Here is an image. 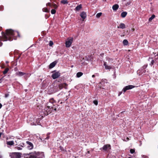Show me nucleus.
<instances>
[{
	"label": "nucleus",
	"mask_w": 158,
	"mask_h": 158,
	"mask_svg": "<svg viewBox=\"0 0 158 158\" xmlns=\"http://www.w3.org/2000/svg\"><path fill=\"white\" fill-rule=\"evenodd\" d=\"M2 37L0 36V40L3 41L9 40L11 41L13 39H15V37L17 36L19 37V32L16 31H14L11 29H7L6 30V32H2Z\"/></svg>",
	"instance_id": "nucleus-1"
},
{
	"label": "nucleus",
	"mask_w": 158,
	"mask_h": 158,
	"mask_svg": "<svg viewBox=\"0 0 158 158\" xmlns=\"http://www.w3.org/2000/svg\"><path fill=\"white\" fill-rule=\"evenodd\" d=\"M53 101H54L53 98H51L50 99V102L47 104L46 106L44 109V110L46 113H45V114L48 115L52 112L54 110L55 111H57V109L58 108L59 106L57 105V107H56L54 105L53 106H51V105L53 103Z\"/></svg>",
	"instance_id": "nucleus-2"
},
{
	"label": "nucleus",
	"mask_w": 158,
	"mask_h": 158,
	"mask_svg": "<svg viewBox=\"0 0 158 158\" xmlns=\"http://www.w3.org/2000/svg\"><path fill=\"white\" fill-rule=\"evenodd\" d=\"M24 155L29 156V158H42L43 155L40 153L39 152H31L29 154H24Z\"/></svg>",
	"instance_id": "nucleus-3"
},
{
	"label": "nucleus",
	"mask_w": 158,
	"mask_h": 158,
	"mask_svg": "<svg viewBox=\"0 0 158 158\" xmlns=\"http://www.w3.org/2000/svg\"><path fill=\"white\" fill-rule=\"evenodd\" d=\"M10 158H21L22 156V153L19 152H12L10 153Z\"/></svg>",
	"instance_id": "nucleus-4"
},
{
	"label": "nucleus",
	"mask_w": 158,
	"mask_h": 158,
	"mask_svg": "<svg viewBox=\"0 0 158 158\" xmlns=\"http://www.w3.org/2000/svg\"><path fill=\"white\" fill-rule=\"evenodd\" d=\"M67 85L66 83H63L59 84L58 86H56V87H57L56 91H59L62 89L63 88H64L65 89H66V86Z\"/></svg>",
	"instance_id": "nucleus-5"
},
{
	"label": "nucleus",
	"mask_w": 158,
	"mask_h": 158,
	"mask_svg": "<svg viewBox=\"0 0 158 158\" xmlns=\"http://www.w3.org/2000/svg\"><path fill=\"white\" fill-rule=\"evenodd\" d=\"M73 38H71L70 39H68L66 41L65 44L66 47L69 48L71 46L73 42Z\"/></svg>",
	"instance_id": "nucleus-6"
},
{
	"label": "nucleus",
	"mask_w": 158,
	"mask_h": 158,
	"mask_svg": "<svg viewBox=\"0 0 158 158\" xmlns=\"http://www.w3.org/2000/svg\"><path fill=\"white\" fill-rule=\"evenodd\" d=\"M111 149V146L109 144L105 145L100 149H102L104 151H106L108 150H110Z\"/></svg>",
	"instance_id": "nucleus-7"
},
{
	"label": "nucleus",
	"mask_w": 158,
	"mask_h": 158,
	"mask_svg": "<svg viewBox=\"0 0 158 158\" xmlns=\"http://www.w3.org/2000/svg\"><path fill=\"white\" fill-rule=\"evenodd\" d=\"M60 76V73L59 71L53 73L52 75V77L53 79H55Z\"/></svg>",
	"instance_id": "nucleus-8"
},
{
	"label": "nucleus",
	"mask_w": 158,
	"mask_h": 158,
	"mask_svg": "<svg viewBox=\"0 0 158 158\" xmlns=\"http://www.w3.org/2000/svg\"><path fill=\"white\" fill-rule=\"evenodd\" d=\"M135 87V86L131 85H127L123 88V91L124 92V93L127 90L132 89Z\"/></svg>",
	"instance_id": "nucleus-9"
},
{
	"label": "nucleus",
	"mask_w": 158,
	"mask_h": 158,
	"mask_svg": "<svg viewBox=\"0 0 158 158\" xmlns=\"http://www.w3.org/2000/svg\"><path fill=\"white\" fill-rule=\"evenodd\" d=\"M26 143L28 145V146H27L28 149L31 150L33 148V145L31 142L29 141H27Z\"/></svg>",
	"instance_id": "nucleus-10"
},
{
	"label": "nucleus",
	"mask_w": 158,
	"mask_h": 158,
	"mask_svg": "<svg viewBox=\"0 0 158 158\" xmlns=\"http://www.w3.org/2000/svg\"><path fill=\"white\" fill-rule=\"evenodd\" d=\"M26 74V73L22 72H16L15 73V75L16 76H19V77H21L23 76L24 75H25Z\"/></svg>",
	"instance_id": "nucleus-11"
},
{
	"label": "nucleus",
	"mask_w": 158,
	"mask_h": 158,
	"mask_svg": "<svg viewBox=\"0 0 158 158\" xmlns=\"http://www.w3.org/2000/svg\"><path fill=\"white\" fill-rule=\"evenodd\" d=\"M80 15L81 18L83 19H85L86 17V13L84 11L81 12L80 14Z\"/></svg>",
	"instance_id": "nucleus-12"
},
{
	"label": "nucleus",
	"mask_w": 158,
	"mask_h": 158,
	"mask_svg": "<svg viewBox=\"0 0 158 158\" xmlns=\"http://www.w3.org/2000/svg\"><path fill=\"white\" fill-rule=\"evenodd\" d=\"M56 63L57 62L56 61H54L51 63L49 65V69H51L55 67Z\"/></svg>",
	"instance_id": "nucleus-13"
},
{
	"label": "nucleus",
	"mask_w": 158,
	"mask_h": 158,
	"mask_svg": "<svg viewBox=\"0 0 158 158\" xmlns=\"http://www.w3.org/2000/svg\"><path fill=\"white\" fill-rule=\"evenodd\" d=\"M104 65L105 66V69H106L110 70L112 69V67L110 66H108L107 64V63L106 62H104Z\"/></svg>",
	"instance_id": "nucleus-14"
},
{
	"label": "nucleus",
	"mask_w": 158,
	"mask_h": 158,
	"mask_svg": "<svg viewBox=\"0 0 158 158\" xmlns=\"http://www.w3.org/2000/svg\"><path fill=\"white\" fill-rule=\"evenodd\" d=\"M117 27L118 28H120L123 29L126 28V26L125 25L124 23H120L119 26H118Z\"/></svg>",
	"instance_id": "nucleus-15"
},
{
	"label": "nucleus",
	"mask_w": 158,
	"mask_h": 158,
	"mask_svg": "<svg viewBox=\"0 0 158 158\" xmlns=\"http://www.w3.org/2000/svg\"><path fill=\"white\" fill-rule=\"evenodd\" d=\"M119 6L117 4L114 5L112 6V9L113 10L116 11L118 8Z\"/></svg>",
	"instance_id": "nucleus-16"
},
{
	"label": "nucleus",
	"mask_w": 158,
	"mask_h": 158,
	"mask_svg": "<svg viewBox=\"0 0 158 158\" xmlns=\"http://www.w3.org/2000/svg\"><path fill=\"white\" fill-rule=\"evenodd\" d=\"M6 144L7 145H9L10 146L13 145L14 144V141L13 140L11 141H7Z\"/></svg>",
	"instance_id": "nucleus-17"
},
{
	"label": "nucleus",
	"mask_w": 158,
	"mask_h": 158,
	"mask_svg": "<svg viewBox=\"0 0 158 158\" xmlns=\"http://www.w3.org/2000/svg\"><path fill=\"white\" fill-rule=\"evenodd\" d=\"M91 56L88 55L86 56L85 58H84V59L85 60L88 61L91 60Z\"/></svg>",
	"instance_id": "nucleus-18"
},
{
	"label": "nucleus",
	"mask_w": 158,
	"mask_h": 158,
	"mask_svg": "<svg viewBox=\"0 0 158 158\" xmlns=\"http://www.w3.org/2000/svg\"><path fill=\"white\" fill-rule=\"evenodd\" d=\"M127 14V12L126 11H124L122 12L121 14V16L122 18L125 17Z\"/></svg>",
	"instance_id": "nucleus-19"
},
{
	"label": "nucleus",
	"mask_w": 158,
	"mask_h": 158,
	"mask_svg": "<svg viewBox=\"0 0 158 158\" xmlns=\"http://www.w3.org/2000/svg\"><path fill=\"white\" fill-rule=\"evenodd\" d=\"M82 7V5L81 4H80L76 7L75 9L76 10L78 11L80 10V9H81Z\"/></svg>",
	"instance_id": "nucleus-20"
},
{
	"label": "nucleus",
	"mask_w": 158,
	"mask_h": 158,
	"mask_svg": "<svg viewBox=\"0 0 158 158\" xmlns=\"http://www.w3.org/2000/svg\"><path fill=\"white\" fill-rule=\"evenodd\" d=\"M83 74V73H82L81 72H79L77 73L76 76L77 77H80Z\"/></svg>",
	"instance_id": "nucleus-21"
},
{
	"label": "nucleus",
	"mask_w": 158,
	"mask_h": 158,
	"mask_svg": "<svg viewBox=\"0 0 158 158\" xmlns=\"http://www.w3.org/2000/svg\"><path fill=\"white\" fill-rule=\"evenodd\" d=\"M60 2L61 3H62L64 5L67 4L68 3V2L67 0H62L60 1Z\"/></svg>",
	"instance_id": "nucleus-22"
},
{
	"label": "nucleus",
	"mask_w": 158,
	"mask_h": 158,
	"mask_svg": "<svg viewBox=\"0 0 158 158\" xmlns=\"http://www.w3.org/2000/svg\"><path fill=\"white\" fill-rule=\"evenodd\" d=\"M155 17V15L153 14L152 16L149 19L148 21L149 22H151L152 20L154 19Z\"/></svg>",
	"instance_id": "nucleus-23"
},
{
	"label": "nucleus",
	"mask_w": 158,
	"mask_h": 158,
	"mask_svg": "<svg viewBox=\"0 0 158 158\" xmlns=\"http://www.w3.org/2000/svg\"><path fill=\"white\" fill-rule=\"evenodd\" d=\"M123 44L124 45H127L128 44V41L127 40H124L123 41Z\"/></svg>",
	"instance_id": "nucleus-24"
},
{
	"label": "nucleus",
	"mask_w": 158,
	"mask_h": 158,
	"mask_svg": "<svg viewBox=\"0 0 158 158\" xmlns=\"http://www.w3.org/2000/svg\"><path fill=\"white\" fill-rule=\"evenodd\" d=\"M147 64H144L142 66V68L143 69V72L145 73L146 70L145 69L147 67Z\"/></svg>",
	"instance_id": "nucleus-25"
},
{
	"label": "nucleus",
	"mask_w": 158,
	"mask_h": 158,
	"mask_svg": "<svg viewBox=\"0 0 158 158\" xmlns=\"http://www.w3.org/2000/svg\"><path fill=\"white\" fill-rule=\"evenodd\" d=\"M9 70L8 68H6L5 69V70L3 71V73L4 74H6Z\"/></svg>",
	"instance_id": "nucleus-26"
},
{
	"label": "nucleus",
	"mask_w": 158,
	"mask_h": 158,
	"mask_svg": "<svg viewBox=\"0 0 158 158\" xmlns=\"http://www.w3.org/2000/svg\"><path fill=\"white\" fill-rule=\"evenodd\" d=\"M102 14V13L101 12L98 13L96 15V18H99L101 16Z\"/></svg>",
	"instance_id": "nucleus-27"
},
{
	"label": "nucleus",
	"mask_w": 158,
	"mask_h": 158,
	"mask_svg": "<svg viewBox=\"0 0 158 158\" xmlns=\"http://www.w3.org/2000/svg\"><path fill=\"white\" fill-rule=\"evenodd\" d=\"M43 11L45 12H49V11L47 8H44L43 9Z\"/></svg>",
	"instance_id": "nucleus-28"
},
{
	"label": "nucleus",
	"mask_w": 158,
	"mask_h": 158,
	"mask_svg": "<svg viewBox=\"0 0 158 158\" xmlns=\"http://www.w3.org/2000/svg\"><path fill=\"white\" fill-rule=\"evenodd\" d=\"M56 13V10L55 9H52L51 10V13L52 14H54Z\"/></svg>",
	"instance_id": "nucleus-29"
},
{
	"label": "nucleus",
	"mask_w": 158,
	"mask_h": 158,
	"mask_svg": "<svg viewBox=\"0 0 158 158\" xmlns=\"http://www.w3.org/2000/svg\"><path fill=\"white\" fill-rule=\"evenodd\" d=\"M135 152V149H131L130 150V152L131 154H133V153H134Z\"/></svg>",
	"instance_id": "nucleus-30"
},
{
	"label": "nucleus",
	"mask_w": 158,
	"mask_h": 158,
	"mask_svg": "<svg viewBox=\"0 0 158 158\" xmlns=\"http://www.w3.org/2000/svg\"><path fill=\"white\" fill-rule=\"evenodd\" d=\"M139 71L140 72H141V73H144L143 72V69L142 68V67L140 69H139L138 71V72Z\"/></svg>",
	"instance_id": "nucleus-31"
},
{
	"label": "nucleus",
	"mask_w": 158,
	"mask_h": 158,
	"mask_svg": "<svg viewBox=\"0 0 158 158\" xmlns=\"http://www.w3.org/2000/svg\"><path fill=\"white\" fill-rule=\"evenodd\" d=\"M93 102L95 105L97 106L98 104V102L97 100H94L93 101Z\"/></svg>",
	"instance_id": "nucleus-32"
},
{
	"label": "nucleus",
	"mask_w": 158,
	"mask_h": 158,
	"mask_svg": "<svg viewBox=\"0 0 158 158\" xmlns=\"http://www.w3.org/2000/svg\"><path fill=\"white\" fill-rule=\"evenodd\" d=\"M53 43L52 41H50L49 43V45L50 46H52L53 45Z\"/></svg>",
	"instance_id": "nucleus-33"
},
{
	"label": "nucleus",
	"mask_w": 158,
	"mask_h": 158,
	"mask_svg": "<svg viewBox=\"0 0 158 158\" xmlns=\"http://www.w3.org/2000/svg\"><path fill=\"white\" fill-rule=\"evenodd\" d=\"M154 62H155V61H154V60H152L151 62V63L150 64V65L152 66V65L153 64Z\"/></svg>",
	"instance_id": "nucleus-34"
},
{
	"label": "nucleus",
	"mask_w": 158,
	"mask_h": 158,
	"mask_svg": "<svg viewBox=\"0 0 158 158\" xmlns=\"http://www.w3.org/2000/svg\"><path fill=\"white\" fill-rule=\"evenodd\" d=\"M59 148H60V150L61 151H64V149L61 146H60L59 147Z\"/></svg>",
	"instance_id": "nucleus-35"
},
{
	"label": "nucleus",
	"mask_w": 158,
	"mask_h": 158,
	"mask_svg": "<svg viewBox=\"0 0 158 158\" xmlns=\"http://www.w3.org/2000/svg\"><path fill=\"white\" fill-rule=\"evenodd\" d=\"M40 120L39 118H38V119L37 120L36 123L37 125H39V124L40 123Z\"/></svg>",
	"instance_id": "nucleus-36"
},
{
	"label": "nucleus",
	"mask_w": 158,
	"mask_h": 158,
	"mask_svg": "<svg viewBox=\"0 0 158 158\" xmlns=\"http://www.w3.org/2000/svg\"><path fill=\"white\" fill-rule=\"evenodd\" d=\"M22 147H23V146H22V147H17L16 148H17V149L18 150H21L22 149Z\"/></svg>",
	"instance_id": "nucleus-37"
},
{
	"label": "nucleus",
	"mask_w": 158,
	"mask_h": 158,
	"mask_svg": "<svg viewBox=\"0 0 158 158\" xmlns=\"http://www.w3.org/2000/svg\"><path fill=\"white\" fill-rule=\"evenodd\" d=\"M53 6L54 7V8L55 9L57 8V6L56 4H53Z\"/></svg>",
	"instance_id": "nucleus-38"
},
{
	"label": "nucleus",
	"mask_w": 158,
	"mask_h": 158,
	"mask_svg": "<svg viewBox=\"0 0 158 158\" xmlns=\"http://www.w3.org/2000/svg\"><path fill=\"white\" fill-rule=\"evenodd\" d=\"M9 96V94H5V97L6 98L7 97H8Z\"/></svg>",
	"instance_id": "nucleus-39"
},
{
	"label": "nucleus",
	"mask_w": 158,
	"mask_h": 158,
	"mask_svg": "<svg viewBox=\"0 0 158 158\" xmlns=\"http://www.w3.org/2000/svg\"><path fill=\"white\" fill-rule=\"evenodd\" d=\"M94 75H95V76L98 77L99 76V74L98 73H95Z\"/></svg>",
	"instance_id": "nucleus-40"
},
{
	"label": "nucleus",
	"mask_w": 158,
	"mask_h": 158,
	"mask_svg": "<svg viewBox=\"0 0 158 158\" xmlns=\"http://www.w3.org/2000/svg\"><path fill=\"white\" fill-rule=\"evenodd\" d=\"M131 2H127L126 3V6H127L130 4Z\"/></svg>",
	"instance_id": "nucleus-41"
},
{
	"label": "nucleus",
	"mask_w": 158,
	"mask_h": 158,
	"mask_svg": "<svg viewBox=\"0 0 158 158\" xmlns=\"http://www.w3.org/2000/svg\"><path fill=\"white\" fill-rule=\"evenodd\" d=\"M122 91L119 92L118 93V96H119L120 95L122 94Z\"/></svg>",
	"instance_id": "nucleus-42"
},
{
	"label": "nucleus",
	"mask_w": 158,
	"mask_h": 158,
	"mask_svg": "<svg viewBox=\"0 0 158 158\" xmlns=\"http://www.w3.org/2000/svg\"><path fill=\"white\" fill-rule=\"evenodd\" d=\"M49 136L48 135L45 139H49Z\"/></svg>",
	"instance_id": "nucleus-43"
},
{
	"label": "nucleus",
	"mask_w": 158,
	"mask_h": 158,
	"mask_svg": "<svg viewBox=\"0 0 158 158\" xmlns=\"http://www.w3.org/2000/svg\"><path fill=\"white\" fill-rule=\"evenodd\" d=\"M3 77H2L0 79V83H1V82H2V79H3Z\"/></svg>",
	"instance_id": "nucleus-44"
},
{
	"label": "nucleus",
	"mask_w": 158,
	"mask_h": 158,
	"mask_svg": "<svg viewBox=\"0 0 158 158\" xmlns=\"http://www.w3.org/2000/svg\"><path fill=\"white\" fill-rule=\"evenodd\" d=\"M47 4L49 6H51V3H50L49 2V3H48Z\"/></svg>",
	"instance_id": "nucleus-45"
},
{
	"label": "nucleus",
	"mask_w": 158,
	"mask_h": 158,
	"mask_svg": "<svg viewBox=\"0 0 158 158\" xmlns=\"http://www.w3.org/2000/svg\"><path fill=\"white\" fill-rule=\"evenodd\" d=\"M14 70L15 71H16L18 70V69L16 67L14 69Z\"/></svg>",
	"instance_id": "nucleus-46"
},
{
	"label": "nucleus",
	"mask_w": 158,
	"mask_h": 158,
	"mask_svg": "<svg viewBox=\"0 0 158 158\" xmlns=\"http://www.w3.org/2000/svg\"><path fill=\"white\" fill-rule=\"evenodd\" d=\"M109 60L112 61L113 60L112 58H109L108 59V60L109 61Z\"/></svg>",
	"instance_id": "nucleus-47"
},
{
	"label": "nucleus",
	"mask_w": 158,
	"mask_h": 158,
	"mask_svg": "<svg viewBox=\"0 0 158 158\" xmlns=\"http://www.w3.org/2000/svg\"><path fill=\"white\" fill-rule=\"evenodd\" d=\"M95 77V75L94 74L92 75V78H94Z\"/></svg>",
	"instance_id": "nucleus-48"
},
{
	"label": "nucleus",
	"mask_w": 158,
	"mask_h": 158,
	"mask_svg": "<svg viewBox=\"0 0 158 158\" xmlns=\"http://www.w3.org/2000/svg\"><path fill=\"white\" fill-rule=\"evenodd\" d=\"M2 107V104L1 103H0V109H1Z\"/></svg>",
	"instance_id": "nucleus-49"
},
{
	"label": "nucleus",
	"mask_w": 158,
	"mask_h": 158,
	"mask_svg": "<svg viewBox=\"0 0 158 158\" xmlns=\"http://www.w3.org/2000/svg\"><path fill=\"white\" fill-rule=\"evenodd\" d=\"M87 153H88V154H89L90 153V152L89 151H88L87 152Z\"/></svg>",
	"instance_id": "nucleus-50"
},
{
	"label": "nucleus",
	"mask_w": 158,
	"mask_h": 158,
	"mask_svg": "<svg viewBox=\"0 0 158 158\" xmlns=\"http://www.w3.org/2000/svg\"><path fill=\"white\" fill-rule=\"evenodd\" d=\"M2 27H0V31L1 30Z\"/></svg>",
	"instance_id": "nucleus-51"
},
{
	"label": "nucleus",
	"mask_w": 158,
	"mask_h": 158,
	"mask_svg": "<svg viewBox=\"0 0 158 158\" xmlns=\"http://www.w3.org/2000/svg\"><path fill=\"white\" fill-rule=\"evenodd\" d=\"M115 71H114V75L115 74Z\"/></svg>",
	"instance_id": "nucleus-52"
},
{
	"label": "nucleus",
	"mask_w": 158,
	"mask_h": 158,
	"mask_svg": "<svg viewBox=\"0 0 158 158\" xmlns=\"http://www.w3.org/2000/svg\"><path fill=\"white\" fill-rule=\"evenodd\" d=\"M128 158H131L130 157H128Z\"/></svg>",
	"instance_id": "nucleus-53"
},
{
	"label": "nucleus",
	"mask_w": 158,
	"mask_h": 158,
	"mask_svg": "<svg viewBox=\"0 0 158 158\" xmlns=\"http://www.w3.org/2000/svg\"><path fill=\"white\" fill-rule=\"evenodd\" d=\"M73 67V65H72V66H71V67Z\"/></svg>",
	"instance_id": "nucleus-54"
},
{
	"label": "nucleus",
	"mask_w": 158,
	"mask_h": 158,
	"mask_svg": "<svg viewBox=\"0 0 158 158\" xmlns=\"http://www.w3.org/2000/svg\"><path fill=\"white\" fill-rule=\"evenodd\" d=\"M27 89H26V90H25V91H27Z\"/></svg>",
	"instance_id": "nucleus-55"
},
{
	"label": "nucleus",
	"mask_w": 158,
	"mask_h": 158,
	"mask_svg": "<svg viewBox=\"0 0 158 158\" xmlns=\"http://www.w3.org/2000/svg\"><path fill=\"white\" fill-rule=\"evenodd\" d=\"M55 71H53V72H54Z\"/></svg>",
	"instance_id": "nucleus-56"
},
{
	"label": "nucleus",
	"mask_w": 158,
	"mask_h": 158,
	"mask_svg": "<svg viewBox=\"0 0 158 158\" xmlns=\"http://www.w3.org/2000/svg\"><path fill=\"white\" fill-rule=\"evenodd\" d=\"M100 88H102V87H101L100 86Z\"/></svg>",
	"instance_id": "nucleus-57"
},
{
	"label": "nucleus",
	"mask_w": 158,
	"mask_h": 158,
	"mask_svg": "<svg viewBox=\"0 0 158 158\" xmlns=\"http://www.w3.org/2000/svg\"><path fill=\"white\" fill-rule=\"evenodd\" d=\"M20 57V56H19V58H18V59H19V58Z\"/></svg>",
	"instance_id": "nucleus-58"
},
{
	"label": "nucleus",
	"mask_w": 158,
	"mask_h": 158,
	"mask_svg": "<svg viewBox=\"0 0 158 158\" xmlns=\"http://www.w3.org/2000/svg\"><path fill=\"white\" fill-rule=\"evenodd\" d=\"M102 89H104V88H102Z\"/></svg>",
	"instance_id": "nucleus-59"
}]
</instances>
